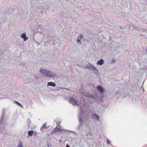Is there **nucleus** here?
<instances>
[{
	"mask_svg": "<svg viewBox=\"0 0 147 147\" xmlns=\"http://www.w3.org/2000/svg\"><path fill=\"white\" fill-rule=\"evenodd\" d=\"M40 72L44 76L48 77H55L56 76V74L55 72H51L45 69H41Z\"/></svg>",
	"mask_w": 147,
	"mask_h": 147,
	"instance_id": "obj_1",
	"label": "nucleus"
},
{
	"mask_svg": "<svg viewBox=\"0 0 147 147\" xmlns=\"http://www.w3.org/2000/svg\"><path fill=\"white\" fill-rule=\"evenodd\" d=\"M115 60L114 59H113L112 60V63H115Z\"/></svg>",
	"mask_w": 147,
	"mask_h": 147,
	"instance_id": "obj_16",
	"label": "nucleus"
},
{
	"mask_svg": "<svg viewBox=\"0 0 147 147\" xmlns=\"http://www.w3.org/2000/svg\"><path fill=\"white\" fill-rule=\"evenodd\" d=\"M18 147H23V146L21 144H19L18 146Z\"/></svg>",
	"mask_w": 147,
	"mask_h": 147,
	"instance_id": "obj_19",
	"label": "nucleus"
},
{
	"mask_svg": "<svg viewBox=\"0 0 147 147\" xmlns=\"http://www.w3.org/2000/svg\"><path fill=\"white\" fill-rule=\"evenodd\" d=\"M104 63V60L101 59L100 60L98 61L97 63V64L98 65H102Z\"/></svg>",
	"mask_w": 147,
	"mask_h": 147,
	"instance_id": "obj_6",
	"label": "nucleus"
},
{
	"mask_svg": "<svg viewBox=\"0 0 147 147\" xmlns=\"http://www.w3.org/2000/svg\"><path fill=\"white\" fill-rule=\"evenodd\" d=\"M47 86H50L53 87H55L56 86V84L55 83L52 82H49L47 83Z\"/></svg>",
	"mask_w": 147,
	"mask_h": 147,
	"instance_id": "obj_7",
	"label": "nucleus"
},
{
	"mask_svg": "<svg viewBox=\"0 0 147 147\" xmlns=\"http://www.w3.org/2000/svg\"><path fill=\"white\" fill-rule=\"evenodd\" d=\"M130 29L131 30L133 29L134 32H135L136 34H138V35H139V34H138V30L136 28V27L134 26H132L130 27Z\"/></svg>",
	"mask_w": 147,
	"mask_h": 147,
	"instance_id": "obj_4",
	"label": "nucleus"
},
{
	"mask_svg": "<svg viewBox=\"0 0 147 147\" xmlns=\"http://www.w3.org/2000/svg\"><path fill=\"white\" fill-rule=\"evenodd\" d=\"M81 115L80 114L78 116V117L79 119V123H80V126H82V119L80 117V116Z\"/></svg>",
	"mask_w": 147,
	"mask_h": 147,
	"instance_id": "obj_9",
	"label": "nucleus"
},
{
	"mask_svg": "<svg viewBox=\"0 0 147 147\" xmlns=\"http://www.w3.org/2000/svg\"><path fill=\"white\" fill-rule=\"evenodd\" d=\"M15 102V103H17V104L18 105L22 107V105L19 102H16V101Z\"/></svg>",
	"mask_w": 147,
	"mask_h": 147,
	"instance_id": "obj_14",
	"label": "nucleus"
},
{
	"mask_svg": "<svg viewBox=\"0 0 147 147\" xmlns=\"http://www.w3.org/2000/svg\"><path fill=\"white\" fill-rule=\"evenodd\" d=\"M26 34L25 33H24L22 34L21 36V37L23 38V39L24 38H25V37L26 36Z\"/></svg>",
	"mask_w": 147,
	"mask_h": 147,
	"instance_id": "obj_13",
	"label": "nucleus"
},
{
	"mask_svg": "<svg viewBox=\"0 0 147 147\" xmlns=\"http://www.w3.org/2000/svg\"><path fill=\"white\" fill-rule=\"evenodd\" d=\"M37 134V133L36 132H34V135H36Z\"/></svg>",
	"mask_w": 147,
	"mask_h": 147,
	"instance_id": "obj_22",
	"label": "nucleus"
},
{
	"mask_svg": "<svg viewBox=\"0 0 147 147\" xmlns=\"http://www.w3.org/2000/svg\"><path fill=\"white\" fill-rule=\"evenodd\" d=\"M86 68L88 69H90L93 71L94 73L96 74L98 73L97 69L92 64L89 63L86 66Z\"/></svg>",
	"mask_w": 147,
	"mask_h": 147,
	"instance_id": "obj_3",
	"label": "nucleus"
},
{
	"mask_svg": "<svg viewBox=\"0 0 147 147\" xmlns=\"http://www.w3.org/2000/svg\"><path fill=\"white\" fill-rule=\"evenodd\" d=\"M66 147H70V146L69 145H67Z\"/></svg>",
	"mask_w": 147,
	"mask_h": 147,
	"instance_id": "obj_23",
	"label": "nucleus"
},
{
	"mask_svg": "<svg viewBox=\"0 0 147 147\" xmlns=\"http://www.w3.org/2000/svg\"><path fill=\"white\" fill-rule=\"evenodd\" d=\"M92 118L94 119H96L98 120V121H99V118L98 116L96 114H94L92 116Z\"/></svg>",
	"mask_w": 147,
	"mask_h": 147,
	"instance_id": "obj_12",
	"label": "nucleus"
},
{
	"mask_svg": "<svg viewBox=\"0 0 147 147\" xmlns=\"http://www.w3.org/2000/svg\"><path fill=\"white\" fill-rule=\"evenodd\" d=\"M0 52H1V51H0Z\"/></svg>",
	"mask_w": 147,
	"mask_h": 147,
	"instance_id": "obj_25",
	"label": "nucleus"
},
{
	"mask_svg": "<svg viewBox=\"0 0 147 147\" xmlns=\"http://www.w3.org/2000/svg\"><path fill=\"white\" fill-rule=\"evenodd\" d=\"M47 127V125H46V123H44L42 127H41L40 129L41 130L43 131H44V129H46Z\"/></svg>",
	"mask_w": 147,
	"mask_h": 147,
	"instance_id": "obj_8",
	"label": "nucleus"
},
{
	"mask_svg": "<svg viewBox=\"0 0 147 147\" xmlns=\"http://www.w3.org/2000/svg\"><path fill=\"white\" fill-rule=\"evenodd\" d=\"M34 131L32 130H29L28 131V135L30 136H32L33 135Z\"/></svg>",
	"mask_w": 147,
	"mask_h": 147,
	"instance_id": "obj_10",
	"label": "nucleus"
},
{
	"mask_svg": "<svg viewBox=\"0 0 147 147\" xmlns=\"http://www.w3.org/2000/svg\"><path fill=\"white\" fill-rule=\"evenodd\" d=\"M28 38L27 37H26V36L25 38H24V41H26L27 40H28Z\"/></svg>",
	"mask_w": 147,
	"mask_h": 147,
	"instance_id": "obj_17",
	"label": "nucleus"
},
{
	"mask_svg": "<svg viewBox=\"0 0 147 147\" xmlns=\"http://www.w3.org/2000/svg\"><path fill=\"white\" fill-rule=\"evenodd\" d=\"M107 144H109V143H110V142H108V140H107Z\"/></svg>",
	"mask_w": 147,
	"mask_h": 147,
	"instance_id": "obj_21",
	"label": "nucleus"
},
{
	"mask_svg": "<svg viewBox=\"0 0 147 147\" xmlns=\"http://www.w3.org/2000/svg\"><path fill=\"white\" fill-rule=\"evenodd\" d=\"M146 52H147V49H146Z\"/></svg>",
	"mask_w": 147,
	"mask_h": 147,
	"instance_id": "obj_24",
	"label": "nucleus"
},
{
	"mask_svg": "<svg viewBox=\"0 0 147 147\" xmlns=\"http://www.w3.org/2000/svg\"><path fill=\"white\" fill-rule=\"evenodd\" d=\"M69 101L74 106L76 105L78 106H80V103L78 101H76V100L73 98H71L69 99ZM80 107V111L81 113L82 114L84 112L82 111L81 107Z\"/></svg>",
	"mask_w": 147,
	"mask_h": 147,
	"instance_id": "obj_2",
	"label": "nucleus"
},
{
	"mask_svg": "<svg viewBox=\"0 0 147 147\" xmlns=\"http://www.w3.org/2000/svg\"><path fill=\"white\" fill-rule=\"evenodd\" d=\"M97 88L98 90V91L100 93H102L104 92V88L100 86H97Z\"/></svg>",
	"mask_w": 147,
	"mask_h": 147,
	"instance_id": "obj_5",
	"label": "nucleus"
},
{
	"mask_svg": "<svg viewBox=\"0 0 147 147\" xmlns=\"http://www.w3.org/2000/svg\"><path fill=\"white\" fill-rule=\"evenodd\" d=\"M80 37L81 38H82L83 37V36L81 35H80Z\"/></svg>",
	"mask_w": 147,
	"mask_h": 147,
	"instance_id": "obj_20",
	"label": "nucleus"
},
{
	"mask_svg": "<svg viewBox=\"0 0 147 147\" xmlns=\"http://www.w3.org/2000/svg\"><path fill=\"white\" fill-rule=\"evenodd\" d=\"M61 130V129L56 127L53 131L54 133H56L58 131H60Z\"/></svg>",
	"mask_w": 147,
	"mask_h": 147,
	"instance_id": "obj_11",
	"label": "nucleus"
},
{
	"mask_svg": "<svg viewBox=\"0 0 147 147\" xmlns=\"http://www.w3.org/2000/svg\"><path fill=\"white\" fill-rule=\"evenodd\" d=\"M77 42L79 43H81L79 39L77 40Z\"/></svg>",
	"mask_w": 147,
	"mask_h": 147,
	"instance_id": "obj_18",
	"label": "nucleus"
},
{
	"mask_svg": "<svg viewBox=\"0 0 147 147\" xmlns=\"http://www.w3.org/2000/svg\"><path fill=\"white\" fill-rule=\"evenodd\" d=\"M3 118V116L1 117V119L0 120V124H1L2 123V120Z\"/></svg>",
	"mask_w": 147,
	"mask_h": 147,
	"instance_id": "obj_15",
	"label": "nucleus"
}]
</instances>
